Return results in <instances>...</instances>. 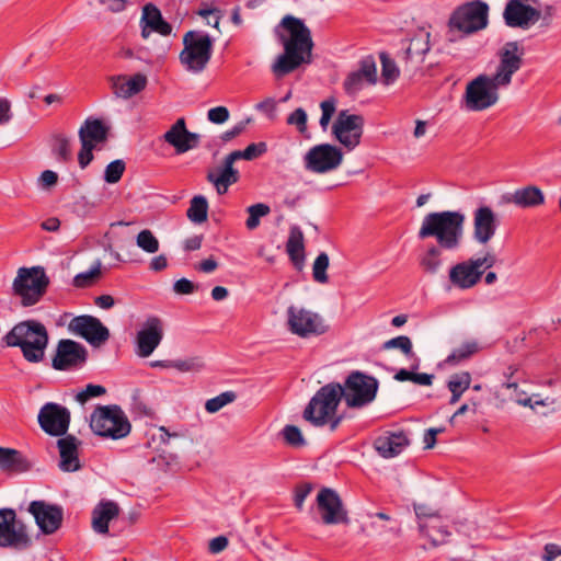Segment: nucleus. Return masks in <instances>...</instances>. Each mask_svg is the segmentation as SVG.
Segmentation results:
<instances>
[{"label": "nucleus", "instance_id": "nucleus-1", "mask_svg": "<svg viewBox=\"0 0 561 561\" xmlns=\"http://www.w3.org/2000/svg\"><path fill=\"white\" fill-rule=\"evenodd\" d=\"M275 33L284 47V53L272 65V71L276 77L282 78L302 64L311 61L313 49L311 31L301 19L290 14L285 15L275 28Z\"/></svg>", "mask_w": 561, "mask_h": 561}, {"label": "nucleus", "instance_id": "nucleus-2", "mask_svg": "<svg viewBox=\"0 0 561 561\" xmlns=\"http://www.w3.org/2000/svg\"><path fill=\"white\" fill-rule=\"evenodd\" d=\"M465 221L466 216L461 211L430 213L423 218L417 237L421 240L435 238L440 249L456 251L461 244Z\"/></svg>", "mask_w": 561, "mask_h": 561}, {"label": "nucleus", "instance_id": "nucleus-3", "mask_svg": "<svg viewBox=\"0 0 561 561\" xmlns=\"http://www.w3.org/2000/svg\"><path fill=\"white\" fill-rule=\"evenodd\" d=\"M1 342L8 347H19L27 363L38 364L45 358L49 334L44 323L27 319L14 324Z\"/></svg>", "mask_w": 561, "mask_h": 561}, {"label": "nucleus", "instance_id": "nucleus-4", "mask_svg": "<svg viewBox=\"0 0 561 561\" xmlns=\"http://www.w3.org/2000/svg\"><path fill=\"white\" fill-rule=\"evenodd\" d=\"M343 391L340 383H328L321 387L309 401L304 411V419L314 426L329 425L334 432L341 424L343 416L336 414Z\"/></svg>", "mask_w": 561, "mask_h": 561}, {"label": "nucleus", "instance_id": "nucleus-5", "mask_svg": "<svg viewBox=\"0 0 561 561\" xmlns=\"http://www.w3.org/2000/svg\"><path fill=\"white\" fill-rule=\"evenodd\" d=\"M50 279L43 266L20 267L12 282V296L22 307L37 305L46 295Z\"/></svg>", "mask_w": 561, "mask_h": 561}, {"label": "nucleus", "instance_id": "nucleus-6", "mask_svg": "<svg viewBox=\"0 0 561 561\" xmlns=\"http://www.w3.org/2000/svg\"><path fill=\"white\" fill-rule=\"evenodd\" d=\"M488 14V4L479 0L459 7L449 19L447 39L455 42L458 39L457 33L468 35L485 28Z\"/></svg>", "mask_w": 561, "mask_h": 561}, {"label": "nucleus", "instance_id": "nucleus-7", "mask_svg": "<svg viewBox=\"0 0 561 561\" xmlns=\"http://www.w3.org/2000/svg\"><path fill=\"white\" fill-rule=\"evenodd\" d=\"M90 427L94 434L112 439L126 437L131 424L119 405H101L91 414Z\"/></svg>", "mask_w": 561, "mask_h": 561}, {"label": "nucleus", "instance_id": "nucleus-8", "mask_svg": "<svg viewBox=\"0 0 561 561\" xmlns=\"http://www.w3.org/2000/svg\"><path fill=\"white\" fill-rule=\"evenodd\" d=\"M183 45L179 56L181 64L188 72H202L211 58V37L201 31H188L183 36Z\"/></svg>", "mask_w": 561, "mask_h": 561}, {"label": "nucleus", "instance_id": "nucleus-9", "mask_svg": "<svg viewBox=\"0 0 561 561\" xmlns=\"http://www.w3.org/2000/svg\"><path fill=\"white\" fill-rule=\"evenodd\" d=\"M504 88L496 83L492 76L480 75L466 87L463 104L466 110L480 112L490 108L499 101V89Z\"/></svg>", "mask_w": 561, "mask_h": 561}, {"label": "nucleus", "instance_id": "nucleus-10", "mask_svg": "<svg viewBox=\"0 0 561 561\" xmlns=\"http://www.w3.org/2000/svg\"><path fill=\"white\" fill-rule=\"evenodd\" d=\"M378 390V381L371 376H367L360 371L352 373L344 387H342L343 396L348 408L360 409L373 402Z\"/></svg>", "mask_w": 561, "mask_h": 561}, {"label": "nucleus", "instance_id": "nucleus-11", "mask_svg": "<svg viewBox=\"0 0 561 561\" xmlns=\"http://www.w3.org/2000/svg\"><path fill=\"white\" fill-rule=\"evenodd\" d=\"M287 325L291 333L300 337L321 335L328 330L319 313L296 306H290L287 309Z\"/></svg>", "mask_w": 561, "mask_h": 561}, {"label": "nucleus", "instance_id": "nucleus-12", "mask_svg": "<svg viewBox=\"0 0 561 561\" xmlns=\"http://www.w3.org/2000/svg\"><path fill=\"white\" fill-rule=\"evenodd\" d=\"M365 119L362 115L343 110L333 123L332 134L347 150H353L360 144Z\"/></svg>", "mask_w": 561, "mask_h": 561}, {"label": "nucleus", "instance_id": "nucleus-13", "mask_svg": "<svg viewBox=\"0 0 561 561\" xmlns=\"http://www.w3.org/2000/svg\"><path fill=\"white\" fill-rule=\"evenodd\" d=\"M342 161L343 152L341 149L330 144L313 146L304 157L305 168L318 174L337 169Z\"/></svg>", "mask_w": 561, "mask_h": 561}, {"label": "nucleus", "instance_id": "nucleus-14", "mask_svg": "<svg viewBox=\"0 0 561 561\" xmlns=\"http://www.w3.org/2000/svg\"><path fill=\"white\" fill-rule=\"evenodd\" d=\"M164 336V322L157 316H149L141 323L135 337V353L141 358L149 357Z\"/></svg>", "mask_w": 561, "mask_h": 561}, {"label": "nucleus", "instance_id": "nucleus-15", "mask_svg": "<svg viewBox=\"0 0 561 561\" xmlns=\"http://www.w3.org/2000/svg\"><path fill=\"white\" fill-rule=\"evenodd\" d=\"M524 54V48L518 42L505 43L499 50L500 62L495 73L492 76L493 80L504 88L508 87L512 82L513 75L523 66Z\"/></svg>", "mask_w": 561, "mask_h": 561}, {"label": "nucleus", "instance_id": "nucleus-16", "mask_svg": "<svg viewBox=\"0 0 561 561\" xmlns=\"http://www.w3.org/2000/svg\"><path fill=\"white\" fill-rule=\"evenodd\" d=\"M31 539L25 527L16 520V514L11 508L0 510V546L27 548Z\"/></svg>", "mask_w": 561, "mask_h": 561}, {"label": "nucleus", "instance_id": "nucleus-17", "mask_svg": "<svg viewBox=\"0 0 561 561\" xmlns=\"http://www.w3.org/2000/svg\"><path fill=\"white\" fill-rule=\"evenodd\" d=\"M41 428L50 436H62L70 424V412L66 407L55 402L45 403L38 412Z\"/></svg>", "mask_w": 561, "mask_h": 561}, {"label": "nucleus", "instance_id": "nucleus-18", "mask_svg": "<svg viewBox=\"0 0 561 561\" xmlns=\"http://www.w3.org/2000/svg\"><path fill=\"white\" fill-rule=\"evenodd\" d=\"M69 330L82 339L91 346L100 347L110 339L108 329L100 319L92 316L75 317L69 323Z\"/></svg>", "mask_w": 561, "mask_h": 561}, {"label": "nucleus", "instance_id": "nucleus-19", "mask_svg": "<svg viewBox=\"0 0 561 561\" xmlns=\"http://www.w3.org/2000/svg\"><path fill=\"white\" fill-rule=\"evenodd\" d=\"M317 507L325 525L348 523L347 512L340 495L332 489L323 488L317 495Z\"/></svg>", "mask_w": 561, "mask_h": 561}, {"label": "nucleus", "instance_id": "nucleus-20", "mask_svg": "<svg viewBox=\"0 0 561 561\" xmlns=\"http://www.w3.org/2000/svg\"><path fill=\"white\" fill-rule=\"evenodd\" d=\"M541 18V12L526 3V0H508L503 19L507 26L528 30Z\"/></svg>", "mask_w": 561, "mask_h": 561}, {"label": "nucleus", "instance_id": "nucleus-21", "mask_svg": "<svg viewBox=\"0 0 561 561\" xmlns=\"http://www.w3.org/2000/svg\"><path fill=\"white\" fill-rule=\"evenodd\" d=\"M28 512L35 518V523L45 535L56 533L64 519V511L60 506L49 504L45 501H33L30 503Z\"/></svg>", "mask_w": 561, "mask_h": 561}, {"label": "nucleus", "instance_id": "nucleus-22", "mask_svg": "<svg viewBox=\"0 0 561 561\" xmlns=\"http://www.w3.org/2000/svg\"><path fill=\"white\" fill-rule=\"evenodd\" d=\"M88 357L87 348L72 340H60L53 358V367L56 370H68L82 366Z\"/></svg>", "mask_w": 561, "mask_h": 561}, {"label": "nucleus", "instance_id": "nucleus-23", "mask_svg": "<svg viewBox=\"0 0 561 561\" xmlns=\"http://www.w3.org/2000/svg\"><path fill=\"white\" fill-rule=\"evenodd\" d=\"M500 226L494 210L486 205L479 206L473 211V239L479 244H486L496 233Z\"/></svg>", "mask_w": 561, "mask_h": 561}, {"label": "nucleus", "instance_id": "nucleus-24", "mask_svg": "<svg viewBox=\"0 0 561 561\" xmlns=\"http://www.w3.org/2000/svg\"><path fill=\"white\" fill-rule=\"evenodd\" d=\"M163 140L172 146L178 154H182L198 146L199 135L190 131L185 119L181 117L164 133Z\"/></svg>", "mask_w": 561, "mask_h": 561}, {"label": "nucleus", "instance_id": "nucleus-25", "mask_svg": "<svg viewBox=\"0 0 561 561\" xmlns=\"http://www.w3.org/2000/svg\"><path fill=\"white\" fill-rule=\"evenodd\" d=\"M410 445V439L403 431H386L374 440L377 454L386 459L397 457Z\"/></svg>", "mask_w": 561, "mask_h": 561}, {"label": "nucleus", "instance_id": "nucleus-26", "mask_svg": "<svg viewBox=\"0 0 561 561\" xmlns=\"http://www.w3.org/2000/svg\"><path fill=\"white\" fill-rule=\"evenodd\" d=\"M483 271H479L472 259L457 263L449 270V282L458 289L466 290L474 287L481 279Z\"/></svg>", "mask_w": 561, "mask_h": 561}, {"label": "nucleus", "instance_id": "nucleus-27", "mask_svg": "<svg viewBox=\"0 0 561 561\" xmlns=\"http://www.w3.org/2000/svg\"><path fill=\"white\" fill-rule=\"evenodd\" d=\"M503 201L519 208H536L545 204L546 196L542 190L536 185H526L505 194Z\"/></svg>", "mask_w": 561, "mask_h": 561}, {"label": "nucleus", "instance_id": "nucleus-28", "mask_svg": "<svg viewBox=\"0 0 561 561\" xmlns=\"http://www.w3.org/2000/svg\"><path fill=\"white\" fill-rule=\"evenodd\" d=\"M141 36L147 39L151 32L168 36L172 32V26L163 20L160 10L152 3H148L142 8L140 19Z\"/></svg>", "mask_w": 561, "mask_h": 561}, {"label": "nucleus", "instance_id": "nucleus-29", "mask_svg": "<svg viewBox=\"0 0 561 561\" xmlns=\"http://www.w3.org/2000/svg\"><path fill=\"white\" fill-rule=\"evenodd\" d=\"M79 445L80 442L73 435H67L58 439L57 446L60 456L58 466L61 471L75 472L80 470Z\"/></svg>", "mask_w": 561, "mask_h": 561}, {"label": "nucleus", "instance_id": "nucleus-30", "mask_svg": "<svg viewBox=\"0 0 561 561\" xmlns=\"http://www.w3.org/2000/svg\"><path fill=\"white\" fill-rule=\"evenodd\" d=\"M430 48V33L420 32L411 38L403 55L405 70L414 71L423 62Z\"/></svg>", "mask_w": 561, "mask_h": 561}, {"label": "nucleus", "instance_id": "nucleus-31", "mask_svg": "<svg viewBox=\"0 0 561 561\" xmlns=\"http://www.w3.org/2000/svg\"><path fill=\"white\" fill-rule=\"evenodd\" d=\"M236 161L228 154L218 172H209L207 180L215 186L217 193L222 195L227 193L230 185L239 181V172L233 168Z\"/></svg>", "mask_w": 561, "mask_h": 561}, {"label": "nucleus", "instance_id": "nucleus-32", "mask_svg": "<svg viewBox=\"0 0 561 561\" xmlns=\"http://www.w3.org/2000/svg\"><path fill=\"white\" fill-rule=\"evenodd\" d=\"M112 81L115 95L122 99H129L141 92L148 82L147 77L142 73H135L130 77L117 76Z\"/></svg>", "mask_w": 561, "mask_h": 561}, {"label": "nucleus", "instance_id": "nucleus-33", "mask_svg": "<svg viewBox=\"0 0 561 561\" xmlns=\"http://www.w3.org/2000/svg\"><path fill=\"white\" fill-rule=\"evenodd\" d=\"M119 514L118 505L113 501L100 502L92 512V527L98 534L108 533V523Z\"/></svg>", "mask_w": 561, "mask_h": 561}, {"label": "nucleus", "instance_id": "nucleus-34", "mask_svg": "<svg viewBox=\"0 0 561 561\" xmlns=\"http://www.w3.org/2000/svg\"><path fill=\"white\" fill-rule=\"evenodd\" d=\"M107 127L102 121L96 118H88L79 129V139L81 145L96 147L99 144L107 139Z\"/></svg>", "mask_w": 561, "mask_h": 561}, {"label": "nucleus", "instance_id": "nucleus-35", "mask_svg": "<svg viewBox=\"0 0 561 561\" xmlns=\"http://www.w3.org/2000/svg\"><path fill=\"white\" fill-rule=\"evenodd\" d=\"M25 456L13 448L0 447V469L8 473H21L30 469Z\"/></svg>", "mask_w": 561, "mask_h": 561}, {"label": "nucleus", "instance_id": "nucleus-36", "mask_svg": "<svg viewBox=\"0 0 561 561\" xmlns=\"http://www.w3.org/2000/svg\"><path fill=\"white\" fill-rule=\"evenodd\" d=\"M419 528L421 534L430 540L432 547L446 543L450 536V531L442 525L438 517L428 522H420Z\"/></svg>", "mask_w": 561, "mask_h": 561}, {"label": "nucleus", "instance_id": "nucleus-37", "mask_svg": "<svg viewBox=\"0 0 561 561\" xmlns=\"http://www.w3.org/2000/svg\"><path fill=\"white\" fill-rule=\"evenodd\" d=\"M383 348L385 350H390V348L400 350L407 356V358L411 360V365H410L411 369L419 368L420 359L416 356V354L413 352L412 341L409 336L400 335V336L390 339L383 343Z\"/></svg>", "mask_w": 561, "mask_h": 561}, {"label": "nucleus", "instance_id": "nucleus-38", "mask_svg": "<svg viewBox=\"0 0 561 561\" xmlns=\"http://www.w3.org/2000/svg\"><path fill=\"white\" fill-rule=\"evenodd\" d=\"M471 383V375L468 371H461L454 374L447 381V388L451 392L449 400L450 404H455L459 401L462 393L469 389Z\"/></svg>", "mask_w": 561, "mask_h": 561}, {"label": "nucleus", "instance_id": "nucleus-39", "mask_svg": "<svg viewBox=\"0 0 561 561\" xmlns=\"http://www.w3.org/2000/svg\"><path fill=\"white\" fill-rule=\"evenodd\" d=\"M503 387L511 391L508 398L523 407H529L534 409V405H548L553 403V401L549 398H546L545 400L536 399L534 401L533 397H528L525 391L518 390L516 382H504Z\"/></svg>", "mask_w": 561, "mask_h": 561}, {"label": "nucleus", "instance_id": "nucleus-40", "mask_svg": "<svg viewBox=\"0 0 561 561\" xmlns=\"http://www.w3.org/2000/svg\"><path fill=\"white\" fill-rule=\"evenodd\" d=\"M304 233L298 226H293L286 243V251L293 262L297 263L304 259Z\"/></svg>", "mask_w": 561, "mask_h": 561}, {"label": "nucleus", "instance_id": "nucleus-41", "mask_svg": "<svg viewBox=\"0 0 561 561\" xmlns=\"http://www.w3.org/2000/svg\"><path fill=\"white\" fill-rule=\"evenodd\" d=\"M438 245H433L420 259V266L427 274H436L442 267V251Z\"/></svg>", "mask_w": 561, "mask_h": 561}, {"label": "nucleus", "instance_id": "nucleus-42", "mask_svg": "<svg viewBox=\"0 0 561 561\" xmlns=\"http://www.w3.org/2000/svg\"><path fill=\"white\" fill-rule=\"evenodd\" d=\"M208 203L202 195L194 196L187 209V217L195 224H202L207 220Z\"/></svg>", "mask_w": 561, "mask_h": 561}, {"label": "nucleus", "instance_id": "nucleus-43", "mask_svg": "<svg viewBox=\"0 0 561 561\" xmlns=\"http://www.w3.org/2000/svg\"><path fill=\"white\" fill-rule=\"evenodd\" d=\"M51 152L59 162H67L71 159V145L67 136L56 134L51 139Z\"/></svg>", "mask_w": 561, "mask_h": 561}, {"label": "nucleus", "instance_id": "nucleus-44", "mask_svg": "<svg viewBox=\"0 0 561 561\" xmlns=\"http://www.w3.org/2000/svg\"><path fill=\"white\" fill-rule=\"evenodd\" d=\"M271 208L268 205L263 203H257L251 205L247 208V213L249 215L245 226L249 230H254L260 226V220L262 217H265L270 214Z\"/></svg>", "mask_w": 561, "mask_h": 561}, {"label": "nucleus", "instance_id": "nucleus-45", "mask_svg": "<svg viewBox=\"0 0 561 561\" xmlns=\"http://www.w3.org/2000/svg\"><path fill=\"white\" fill-rule=\"evenodd\" d=\"M479 350L476 341H469L455 348L447 357L446 362L449 364H457L463 359L469 358Z\"/></svg>", "mask_w": 561, "mask_h": 561}, {"label": "nucleus", "instance_id": "nucleus-46", "mask_svg": "<svg viewBox=\"0 0 561 561\" xmlns=\"http://www.w3.org/2000/svg\"><path fill=\"white\" fill-rule=\"evenodd\" d=\"M267 146L265 142L250 144L244 150H236L229 153V156L238 161L240 159L254 160L265 153Z\"/></svg>", "mask_w": 561, "mask_h": 561}, {"label": "nucleus", "instance_id": "nucleus-47", "mask_svg": "<svg viewBox=\"0 0 561 561\" xmlns=\"http://www.w3.org/2000/svg\"><path fill=\"white\" fill-rule=\"evenodd\" d=\"M329 255L325 252H321L314 260L312 265L313 279L319 284L328 283L329 278L327 270L329 267Z\"/></svg>", "mask_w": 561, "mask_h": 561}, {"label": "nucleus", "instance_id": "nucleus-48", "mask_svg": "<svg viewBox=\"0 0 561 561\" xmlns=\"http://www.w3.org/2000/svg\"><path fill=\"white\" fill-rule=\"evenodd\" d=\"M136 244L145 252L153 254L159 251V240L149 229L141 230L136 238Z\"/></svg>", "mask_w": 561, "mask_h": 561}, {"label": "nucleus", "instance_id": "nucleus-49", "mask_svg": "<svg viewBox=\"0 0 561 561\" xmlns=\"http://www.w3.org/2000/svg\"><path fill=\"white\" fill-rule=\"evenodd\" d=\"M236 400V393L232 391H226L217 397L208 399L205 403V410L208 413H216L221 410L225 405Z\"/></svg>", "mask_w": 561, "mask_h": 561}, {"label": "nucleus", "instance_id": "nucleus-50", "mask_svg": "<svg viewBox=\"0 0 561 561\" xmlns=\"http://www.w3.org/2000/svg\"><path fill=\"white\" fill-rule=\"evenodd\" d=\"M280 435L286 444L291 447H302L306 444L300 428L295 425H286L282 430Z\"/></svg>", "mask_w": 561, "mask_h": 561}, {"label": "nucleus", "instance_id": "nucleus-51", "mask_svg": "<svg viewBox=\"0 0 561 561\" xmlns=\"http://www.w3.org/2000/svg\"><path fill=\"white\" fill-rule=\"evenodd\" d=\"M381 59V77L386 84H390L399 77V69L396 62L389 58L386 54L380 55Z\"/></svg>", "mask_w": 561, "mask_h": 561}, {"label": "nucleus", "instance_id": "nucleus-52", "mask_svg": "<svg viewBox=\"0 0 561 561\" xmlns=\"http://www.w3.org/2000/svg\"><path fill=\"white\" fill-rule=\"evenodd\" d=\"M171 365L172 368L182 373L201 371L205 367L201 357L171 360Z\"/></svg>", "mask_w": 561, "mask_h": 561}, {"label": "nucleus", "instance_id": "nucleus-53", "mask_svg": "<svg viewBox=\"0 0 561 561\" xmlns=\"http://www.w3.org/2000/svg\"><path fill=\"white\" fill-rule=\"evenodd\" d=\"M125 171V162L123 160H114L108 163L104 171V180L107 183L114 184L117 183Z\"/></svg>", "mask_w": 561, "mask_h": 561}, {"label": "nucleus", "instance_id": "nucleus-54", "mask_svg": "<svg viewBox=\"0 0 561 561\" xmlns=\"http://www.w3.org/2000/svg\"><path fill=\"white\" fill-rule=\"evenodd\" d=\"M101 274V262L98 261L95 265L88 272L80 273L75 276L73 285L78 288H83L92 284V282Z\"/></svg>", "mask_w": 561, "mask_h": 561}, {"label": "nucleus", "instance_id": "nucleus-55", "mask_svg": "<svg viewBox=\"0 0 561 561\" xmlns=\"http://www.w3.org/2000/svg\"><path fill=\"white\" fill-rule=\"evenodd\" d=\"M360 76L366 79L368 84H374L377 81V70L376 62L371 57L364 58L359 62V68L357 70Z\"/></svg>", "mask_w": 561, "mask_h": 561}, {"label": "nucleus", "instance_id": "nucleus-56", "mask_svg": "<svg viewBox=\"0 0 561 561\" xmlns=\"http://www.w3.org/2000/svg\"><path fill=\"white\" fill-rule=\"evenodd\" d=\"M365 84H368L366 79H364L358 71H354L346 77L344 89L348 94H354L362 90Z\"/></svg>", "mask_w": 561, "mask_h": 561}, {"label": "nucleus", "instance_id": "nucleus-57", "mask_svg": "<svg viewBox=\"0 0 561 561\" xmlns=\"http://www.w3.org/2000/svg\"><path fill=\"white\" fill-rule=\"evenodd\" d=\"M320 107H321V117H320V126L323 130H327L329 124H330V121L333 116V114L335 113V100L334 99H328V100H324L321 102L320 104Z\"/></svg>", "mask_w": 561, "mask_h": 561}, {"label": "nucleus", "instance_id": "nucleus-58", "mask_svg": "<svg viewBox=\"0 0 561 561\" xmlns=\"http://www.w3.org/2000/svg\"><path fill=\"white\" fill-rule=\"evenodd\" d=\"M287 124L296 126L298 131L304 134L307 131V113L304 108H296L288 117Z\"/></svg>", "mask_w": 561, "mask_h": 561}, {"label": "nucleus", "instance_id": "nucleus-59", "mask_svg": "<svg viewBox=\"0 0 561 561\" xmlns=\"http://www.w3.org/2000/svg\"><path fill=\"white\" fill-rule=\"evenodd\" d=\"M198 15L205 19L207 25L213 26L215 28L219 27V23L221 20V11L216 8H201L198 10Z\"/></svg>", "mask_w": 561, "mask_h": 561}, {"label": "nucleus", "instance_id": "nucleus-60", "mask_svg": "<svg viewBox=\"0 0 561 561\" xmlns=\"http://www.w3.org/2000/svg\"><path fill=\"white\" fill-rule=\"evenodd\" d=\"M105 392H106V389L103 386L90 383L85 387V389H83L76 396V399H77V401L84 403L89 399L94 398V397H100V396L104 394Z\"/></svg>", "mask_w": 561, "mask_h": 561}, {"label": "nucleus", "instance_id": "nucleus-61", "mask_svg": "<svg viewBox=\"0 0 561 561\" xmlns=\"http://www.w3.org/2000/svg\"><path fill=\"white\" fill-rule=\"evenodd\" d=\"M58 182V174L51 170H45L41 173L37 184L43 190H49Z\"/></svg>", "mask_w": 561, "mask_h": 561}, {"label": "nucleus", "instance_id": "nucleus-62", "mask_svg": "<svg viewBox=\"0 0 561 561\" xmlns=\"http://www.w3.org/2000/svg\"><path fill=\"white\" fill-rule=\"evenodd\" d=\"M207 118L214 124H224L229 118V111L226 106H216L208 111Z\"/></svg>", "mask_w": 561, "mask_h": 561}, {"label": "nucleus", "instance_id": "nucleus-63", "mask_svg": "<svg viewBox=\"0 0 561 561\" xmlns=\"http://www.w3.org/2000/svg\"><path fill=\"white\" fill-rule=\"evenodd\" d=\"M173 289L179 295H190L195 291L196 286L190 279L181 278L174 283Z\"/></svg>", "mask_w": 561, "mask_h": 561}, {"label": "nucleus", "instance_id": "nucleus-64", "mask_svg": "<svg viewBox=\"0 0 561 561\" xmlns=\"http://www.w3.org/2000/svg\"><path fill=\"white\" fill-rule=\"evenodd\" d=\"M561 557V546L557 543H546L541 554V561H554Z\"/></svg>", "mask_w": 561, "mask_h": 561}]
</instances>
